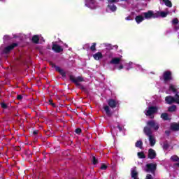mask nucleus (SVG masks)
Wrapping results in <instances>:
<instances>
[{
  "instance_id": "nucleus-21",
  "label": "nucleus",
  "mask_w": 179,
  "mask_h": 179,
  "mask_svg": "<svg viewBox=\"0 0 179 179\" xmlns=\"http://www.w3.org/2000/svg\"><path fill=\"white\" fill-rule=\"evenodd\" d=\"M155 13H159L158 14V17L161 16V17H166L167 15H169L170 13L169 12H164V11H161V12H157Z\"/></svg>"
},
{
  "instance_id": "nucleus-44",
  "label": "nucleus",
  "mask_w": 179,
  "mask_h": 179,
  "mask_svg": "<svg viewBox=\"0 0 179 179\" xmlns=\"http://www.w3.org/2000/svg\"><path fill=\"white\" fill-rule=\"evenodd\" d=\"M49 102H50V104H52V106H54V103H52L51 102V101H49Z\"/></svg>"
},
{
  "instance_id": "nucleus-40",
  "label": "nucleus",
  "mask_w": 179,
  "mask_h": 179,
  "mask_svg": "<svg viewBox=\"0 0 179 179\" xmlns=\"http://www.w3.org/2000/svg\"><path fill=\"white\" fill-rule=\"evenodd\" d=\"M125 20H132V17L128 16L125 18Z\"/></svg>"
},
{
  "instance_id": "nucleus-30",
  "label": "nucleus",
  "mask_w": 179,
  "mask_h": 179,
  "mask_svg": "<svg viewBox=\"0 0 179 179\" xmlns=\"http://www.w3.org/2000/svg\"><path fill=\"white\" fill-rule=\"evenodd\" d=\"M92 163L93 164H97V159H96V157H92Z\"/></svg>"
},
{
  "instance_id": "nucleus-5",
  "label": "nucleus",
  "mask_w": 179,
  "mask_h": 179,
  "mask_svg": "<svg viewBox=\"0 0 179 179\" xmlns=\"http://www.w3.org/2000/svg\"><path fill=\"white\" fill-rule=\"evenodd\" d=\"M157 166V165L154 163L148 164H146L145 171H146L147 173H154L155 170H156Z\"/></svg>"
},
{
  "instance_id": "nucleus-16",
  "label": "nucleus",
  "mask_w": 179,
  "mask_h": 179,
  "mask_svg": "<svg viewBox=\"0 0 179 179\" xmlns=\"http://www.w3.org/2000/svg\"><path fill=\"white\" fill-rule=\"evenodd\" d=\"M93 57L96 61H99V59H101V58H103V54L100 52H98L93 55Z\"/></svg>"
},
{
  "instance_id": "nucleus-45",
  "label": "nucleus",
  "mask_w": 179,
  "mask_h": 179,
  "mask_svg": "<svg viewBox=\"0 0 179 179\" xmlns=\"http://www.w3.org/2000/svg\"><path fill=\"white\" fill-rule=\"evenodd\" d=\"M34 134H37V132L34 131Z\"/></svg>"
},
{
  "instance_id": "nucleus-24",
  "label": "nucleus",
  "mask_w": 179,
  "mask_h": 179,
  "mask_svg": "<svg viewBox=\"0 0 179 179\" xmlns=\"http://www.w3.org/2000/svg\"><path fill=\"white\" fill-rule=\"evenodd\" d=\"M176 110H177V106L176 105H173L168 108V111H169L170 113H174V111H176Z\"/></svg>"
},
{
  "instance_id": "nucleus-42",
  "label": "nucleus",
  "mask_w": 179,
  "mask_h": 179,
  "mask_svg": "<svg viewBox=\"0 0 179 179\" xmlns=\"http://www.w3.org/2000/svg\"><path fill=\"white\" fill-rule=\"evenodd\" d=\"M1 107H2V108H6V104H5V103H1Z\"/></svg>"
},
{
  "instance_id": "nucleus-23",
  "label": "nucleus",
  "mask_w": 179,
  "mask_h": 179,
  "mask_svg": "<svg viewBox=\"0 0 179 179\" xmlns=\"http://www.w3.org/2000/svg\"><path fill=\"white\" fill-rule=\"evenodd\" d=\"M55 69L56 71H57V72H59L62 76H65V71H64V70H62L60 67L55 66Z\"/></svg>"
},
{
  "instance_id": "nucleus-18",
  "label": "nucleus",
  "mask_w": 179,
  "mask_h": 179,
  "mask_svg": "<svg viewBox=\"0 0 179 179\" xmlns=\"http://www.w3.org/2000/svg\"><path fill=\"white\" fill-rule=\"evenodd\" d=\"M160 2H163V3H164L166 6H168V8H171V6H173V4L170 0H160Z\"/></svg>"
},
{
  "instance_id": "nucleus-26",
  "label": "nucleus",
  "mask_w": 179,
  "mask_h": 179,
  "mask_svg": "<svg viewBox=\"0 0 179 179\" xmlns=\"http://www.w3.org/2000/svg\"><path fill=\"white\" fill-rule=\"evenodd\" d=\"M38 40H40V38H38V36H37V35L34 36L32 38V41L36 43H38Z\"/></svg>"
},
{
  "instance_id": "nucleus-19",
  "label": "nucleus",
  "mask_w": 179,
  "mask_h": 179,
  "mask_svg": "<svg viewBox=\"0 0 179 179\" xmlns=\"http://www.w3.org/2000/svg\"><path fill=\"white\" fill-rule=\"evenodd\" d=\"M108 9L111 10V12H115L117 10V6L113 3H109L108 5Z\"/></svg>"
},
{
  "instance_id": "nucleus-2",
  "label": "nucleus",
  "mask_w": 179,
  "mask_h": 179,
  "mask_svg": "<svg viewBox=\"0 0 179 179\" xmlns=\"http://www.w3.org/2000/svg\"><path fill=\"white\" fill-rule=\"evenodd\" d=\"M144 133L148 136L150 145L155 146L156 145V138L152 135V130L148 127H144Z\"/></svg>"
},
{
  "instance_id": "nucleus-32",
  "label": "nucleus",
  "mask_w": 179,
  "mask_h": 179,
  "mask_svg": "<svg viewBox=\"0 0 179 179\" xmlns=\"http://www.w3.org/2000/svg\"><path fill=\"white\" fill-rule=\"evenodd\" d=\"M107 169V165L106 164H102L101 166V170H106Z\"/></svg>"
},
{
  "instance_id": "nucleus-31",
  "label": "nucleus",
  "mask_w": 179,
  "mask_h": 179,
  "mask_svg": "<svg viewBox=\"0 0 179 179\" xmlns=\"http://www.w3.org/2000/svg\"><path fill=\"white\" fill-rule=\"evenodd\" d=\"M106 50H113V46L110 44H106Z\"/></svg>"
},
{
  "instance_id": "nucleus-3",
  "label": "nucleus",
  "mask_w": 179,
  "mask_h": 179,
  "mask_svg": "<svg viewBox=\"0 0 179 179\" xmlns=\"http://www.w3.org/2000/svg\"><path fill=\"white\" fill-rule=\"evenodd\" d=\"M143 16H144V19H155L156 17H159V13H155L152 10H149L146 13H143Z\"/></svg>"
},
{
  "instance_id": "nucleus-25",
  "label": "nucleus",
  "mask_w": 179,
  "mask_h": 179,
  "mask_svg": "<svg viewBox=\"0 0 179 179\" xmlns=\"http://www.w3.org/2000/svg\"><path fill=\"white\" fill-rule=\"evenodd\" d=\"M142 145H143L142 141H138L136 143V148H139L140 149H142Z\"/></svg>"
},
{
  "instance_id": "nucleus-7",
  "label": "nucleus",
  "mask_w": 179,
  "mask_h": 179,
  "mask_svg": "<svg viewBox=\"0 0 179 179\" xmlns=\"http://www.w3.org/2000/svg\"><path fill=\"white\" fill-rule=\"evenodd\" d=\"M156 111H157V108L150 106L147 109H145L144 113L145 115H147L148 117H150V115H152V114H155Z\"/></svg>"
},
{
  "instance_id": "nucleus-27",
  "label": "nucleus",
  "mask_w": 179,
  "mask_h": 179,
  "mask_svg": "<svg viewBox=\"0 0 179 179\" xmlns=\"http://www.w3.org/2000/svg\"><path fill=\"white\" fill-rule=\"evenodd\" d=\"M138 157H139V159H145V154L142 152H138Z\"/></svg>"
},
{
  "instance_id": "nucleus-14",
  "label": "nucleus",
  "mask_w": 179,
  "mask_h": 179,
  "mask_svg": "<svg viewBox=\"0 0 179 179\" xmlns=\"http://www.w3.org/2000/svg\"><path fill=\"white\" fill-rule=\"evenodd\" d=\"M17 45V44L13 43L11 45H9V46L6 47L4 49L3 52L5 54H8V52H9V51H11V50H13L14 47H16Z\"/></svg>"
},
{
  "instance_id": "nucleus-36",
  "label": "nucleus",
  "mask_w": 179,
  "mask_h": 179,
  "mask_svg": "<svg viewBox=\"0 0 179 179\" xmlns=\"http://www.w3.org/2000/svg\"><path fill=\"white\" fill-rule=\"evenodd\" d=\"M80 132H82V130L80 129H76V134H80Z\"/></svg>"
},
{
  "instance_id": "nucleus-11",
  "label": "nucleus",
  "mask_w": 179,
  "mask_h": 179,
  "mask_svg": "<svg viewBox=\"0 0 179 179\" xmlns=\"http://www.w3.org/2000/svg\"><path fill=\"white\" fill-rule=\"evenodd\" d=\"M164 82H169V80H171V72L165 71L164 73Z\"/></svg>"
},
{
  "instance_id": "nucleus-17",
  "label": "nucleus",
  "mask_w": 179,
  "mask_h": 179,
  "mask_svg": "<svg viewBox=\"0 0 179 179\" xmlns=\"http://www.w3.org/2000/svg\"><path fill=\"white\" fill-rule=\"evenodd\" d=\"M120 61H122L121 57H115L111 59L110 64H114L115 65H117Z\"/></svg>"
},
{
  "instance_id": "nucleus-28",
  "label": "nucleus",
  "mask_w": 179,
  "mask_h": 179,
  "mask_svg": "<svg viewBox=\"0 0 179 179\" xmlns=\"http://www.w3.org/2000/svg\"><path fill=\"white\" fill-rule=\"evenodd\" d=\"M171 160H172V162H178L179 158L177 157V155H173L171 157Z\"/></svg>"
},
{
  "instance_id": "nucleus-33",
  "label": "nucleus",
  "mask_w": 179,
  "mask_h": 179,
  "mask_svg": "<svg viewBox=\"0 0 179 179\" xmlns=\"http://www.w3.org/2000/svg\"><path fill=\"white\" fill-rule=\"evenodd\" d=\"M173 24H177L178 23V20L177 18H175L172 21Z\"/></svg>"
},
{
  "instance_id": "nucleus-9",
  "label": "nucleus",
  "mask_w": 179,
  "mask_h": 179,
  "mask_svg": "<svg viewBox=\"0 0 179 179\" xmlns=\"http://www.w3.org/2000/svg\"><path fill=\"white\" fill-rule=\"evenodd\" d=\"M70 80H71L74 83H76L77 85H79V82H83V78L82 77L75 78L74 76H71Z\"/></svg>"
},
{
  "instance_id": "nucleus-12",
  "label": "nucleus",
  "mask_w": 179,
  "mask_h": 179,
  "mask_svg": "<svg viewBox=\"0 0 179 179\" xmlns=\"http://www.w3.org/2000/svg\"><path fill=\"white\" fill-rule=\"evenodd\" d=\"M52 50H53V51H55V52H61L63 51L62 48L57 43H53Z\"/></svg>"
},
{
  "instance_id": "nucleus-29",
  "label": "nucleus",
  "mask_w": 179,
  "mask_h": 179,
  "mask_svg": "<svg viewBox=\"0 0 179 179\" xmlns=\"http://www.w3.org/2000/svg\"><path fill=\"white\" fill-rule=\"evenodd\" d=\"M92 51H96V43H92V45L91 46Z\"/></svg>"
},
{
  "instance_id": "nucleus-4",
  "label": "nucleus",
  "mask_w": 179,
  "mask_h": 179,
  "mask_svg": "<svg viewBox=\"0 0 179 179\" xmlns=\"http://www.w3.org/2000/svg\"><path fill=\"white\" fill-rule=\"evenodd\" d=\"M145 128H149L150 129H154V131H157L159 129V126L157 122H156L155 120H150L147 122V127Z\"/></svg>"
},
{
  "instance_id": "nucleus-6",
  "label": "nucleus",
  "mask_w": 179,
  "mask_h": 179,
  "mask_svg": "<svg viewBox=\"0 0 179 179\" xmlns=\"http://www.w3.org/2000/svg\"><path fill=\"white\" fill-rule=\"evenodd\" d=\"M85 6H87L90 9H96L97 4L95 0H85Z\"/></svg>"
},
{
  "instance_id": "nucleus-39",
  "label": "nucleus",
  "mask_w": 179,
  "mask_h": 179,
  "mask_svg": "<svg viewBox=\"0 0 179 179\" xmlns=\"http://www.w3.org/2000/svg\"><path fill=\"white\" fill-rule=\"evenodd\" d=\"M137 71H143V69H142L140 65H137Z\"/></svg>"
},
{
  "instance_id": "nucleus-41",
  "label": "nucleus",
  "mask_w": 179,
  "mask_h": 179,
  "mask_svg": "<svg viewBox=\"0 0 179 179\" xmlns=\"http://www.w3.org/2000/svg\"><path fill=\"white\" fill-rule=\"evenodd\" d=\"M163 148L164 149H167V148H169V144L167 143L164 144Z\"/></svg>"
},
{
  "instance_id": "nucleus-8",
  "label": "nucleus",
  "mask_w": 179,
  "mask_h": 179,
  "mask_svg": "<svg viewBox=\"0 0 179 179\" xmlns=\"http://www.w3.org/2000/svg\"><path fill=\"white\" fill-rule=\"evenodd\" d=\"M108 104L109 106H110L111 108H115L118 106V102L116 100L114 99H109L108 101Z\"/></svg>"
},
{
  "instance_id": "nucleus-35",
  "label": "nucleus",
  "mask_w": 179,
  "mask_h": 179,
  "mask_svg": "<svg viewBox=\"0 0 179 179\" xmlns=\"http://www.w3.org/2000/svg\"><path fill=\"white\" fill-rule=\"evenodd\" d=\"M124 69V66H122V64H120V66H117V69H119V71H121V69Z\"/></svg>"
},
{
  "instance_id": "nucleus-10",
  "label": "nucleus",
  "mask_w": 179,
  "mask_h": 179,
  "mask_svg": "<svg viewBox=\"0 0 179 179\" xmlns=\"http://www.w3.org/2000/svg\"><path fill=\"white\" fill-rule=\"evenodd\" d=\"M131 178L139 179V178L138 177V170H136V167H133L131 169Z\"/></svg>"
},
{
  "instance_id": "nucleus-15",
  "label": "nucleus",
  "mask_w": 179,
  "mask_h": 179,
  "mask_svg": "<svg viewBox=\"0 0 179 179\" xmlns=\"http://www.w3.org/2000/svg\"><path fill=\"white\" fill-rule=\"evenodd\" d=\"M135 20L138 24L141 23V22H143V20H145V17L143 16V14L142 13L140 15L136 16Z\"/></svg>"
},
{
  "instance_id": "nucleus-1",
  "label": "nucleus",
  "mask_w": 179,
  "mask_h": 179,
  "mask_svg": "<svg viewBox=\"0 0 179 179\" xmlns=\"http://www.w3.org/2000/svg\"><path fill=\"white\" fill-rule=\"evenodd\" d=\"M168 94H171V93H175V96H168L165 98V101L167 104H173V103H176V104H179V96L178 92H177V87L174 85H171L169 86V90L166 91Z\"/></svg>"
},
{
  "instance_id": "nucleus-22",
  "label": "nucleus",
  "mask_w": 179,
  "mask_h": 179,
  "mask_svg": "<svg viewBox=\"0 0 179 179\" xmlns=\"http://www.w3.org/2000/svg\"><path fill=\"white\" fill-rule=\"evenodd\" d=\"M103 109L106 111V113L107 114V115H108V117H111V112L110 111V107H108V106H105L103 107Z\"/></svg>"
},
{
  "instance_id": "nucleus-43",
  "label": "nucleus",
  "mask_w": 179,
  "mask_h": 179,
  "mask_svg": "<svg viewBox=\"0 0 179 179\" xmlns=\"http://www.w3.org/2000/svg\"><path fill=\"white\" fill-rule=\"evenodd\" d=\"M117 128L120 131H122V127H120V126H117Z\"/></svg>"
},
{
  "instance_id": "nucleus-38",
  "label": "nucleus",
  "mask_w": 179,
  "mask_h": 179,
  "mask_svg": "<svg viewBox=\"0 0 179 179\" xmlns=\"http://www.w3.org/2000/svg\"><path fill=\"white\" fill-rule=\"evenodd\" d=\"M109 3H113V2H118V0H108Z\"/></svg>"
},
{
  "instance_id": "nucleus-34",
  "label": "nucleus",
  "mask_w": 179,
  "mask_h": 179,
  "mask_svg": "<svg viewBox=\"0 0 179 179\" xmlns=\"http://www.w3.org/2000/svg\"><path fill=\"white\" fill-rule=\"evenodd\" d=\"M132 65H134L132 62L129 63V67L127 68V71L131 69V68H132Z\"/></svg>"
},
{
  "instance_id": "nucleus-46",
  "label": "nucleus",
  "mask_w": 179,
  "mask_h": 179,
  "mask_svg": "<svg viewBox=\"0 0 179 179\" xmlns=\"http://www.w3.org/2000/svg\"><path fill=\"white\" fill-rule=\"evenodd\" d=\"M0 1H4V0H0Z\"/></svg>"
},
{
  "instance_id": "nucleus-13",
  "label": "nucleus",
  "mask_w": 179,
  "mask_h": 179,
  "mask_svg": "<svg viewBox=\"0 0 179 179\" xmlns=\"http://www.w3.org/2000/svg\"><path fill=\"white\" fill-rule=\"evenodd\" d=\"M148 157L149 159H155L156 157V151L150 148L148 150Z\"/></svg>"
},
{
  "instance_id": "nucleus-37",
  "label": "nucleus",
  "mask_w": 179,
  "mask_h": 179,
  "mask_svg": "<svg viewBox=\"0 0 179 179\" xmlns=\"http://www.w3.org/2000/svg\"><path fill=\"white\" fill-rule=\"evenodd\" d=\"M17 100H22V99H23V96H22V95H17Z\"/></svg>"
},
{
  "instance_id": "nucleus-20",
  "label": "nucleus",
  "mask_w": 179,
  "mask_h": 179,
  "mask_svg": "<svg viewBox=\"0 0 179 179\" xmlns=\"http://www.w3.org/2000/svg\"><path fill=\"white\" fill-rule=\"evenodd\" d=\"M161 118H162V120H164V121H169L171 120V118L169 117V115L167 113H162L161 115Z\"/></svg>"
}]
</instances>
